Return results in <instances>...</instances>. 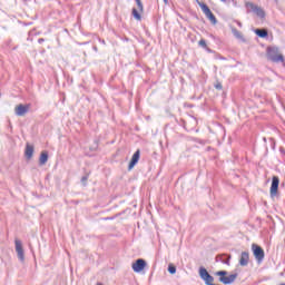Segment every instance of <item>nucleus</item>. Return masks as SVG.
<instances>
[{"label":"nucleus","instance_id":"a878e982","mask_svg":"<svg viewBox=\"0 0 285 285\" xmlns=\"http://www.w3.org/2000/svg\"><path fill=\"white\" fill-rule=\"evenodd\" d=\"M165 3H168V0H164Z\"/></svg>","mask_w":285,"mask_h":285},{"label":"nucleus","instance_id":"6ab92c4d","mask_svg":"<svg viewBox=\"0 0 285 285\" xmlns=\"http://www.w3.org/2000/svg\"><path fill=\"white\" fill-rule=\"evenodd\" d=\"M136 1V6L138 8V10L140 12H144V3L141 2V0H135Z\"/></svg>","mask_w":285,"mask_h":285},{"label":"nucleus","instance_id":"dca6fc26","mask_svg":"<svg viewBox=\"0 0 285 285\" xmlns=\"http://www.w3.org/2000/svg\"><path fill=\"white\" fill-rule=\"evenodd\" d=\"M141 13L139 9L137 8H132L131 10V14L134 17V19H136V21H141Z\"/></svg>","mask_w":285,"mask_h":285},{"label":"nucleus","instance_id":"0eeeda50","mask_svg":"<svg viewBox=\"0 0 285 285\" xmlns=\"http://www.w3.org/2000/svg\"><path fill=\"white\" fill-rule=\"evenodd\" d=\"M14 244H16V253L18 255V259L20 262H24L26 261V254L23 252V245L21 244V240L20 239H16Z\"/></svg>","mask_w":285,"mask_h":285},{"label":"nucleus","instance_id":"393cba45","mask_svg":"<svg viewBox=\"0 0 285 285\" xmlns=\"http://www.w3.org/2000/svg\"><path fill=\"white\" fill-rule=\"evenodd\" d=\"M237 26H239V28H242V22L237 21Z\"/></svg>","mask_w":285,"mask_h":285},{"label":"nucleus","instance_id":"9b49d317","mask_svg":"<svg viewBox=\"0 0 285 285\" xmlns=\"http://www.w3.org/2000/svg\"><path fill=\"white\" fill-rule=\"evenodd\" d=\"M250 262V254L248 252H242L239 257V265L246 266Z\"/></svg>","mask_w":285,"mask_h":285},{"label":"nucleus","instance_id":"f257e3e1","mask_svg":"<svg viewBox=\"0 0 285 285\" xmlns=\"http://www.w3.org/2000/svg\"><path fill=\"white\" fill-rule=\"evenodd\" d=\"M267 61H272V63H284L285 58L282 52H279V47H267L266 49Z\"/></svg>","mask_w":285,"mask_h":285},{"label":"nucleus","instance_id":"5701e85b","mask_svg":"<svg viewBox=\"0 0 285 285\" xmlns=\"http://www.w3.org/2000/svg\"><path fill=\"white\" fill-rule=\"evenodd\" d=\"M43 41H46V39L40 38V39L38 40V43H43Z\"/></svg>","mask_w":285,"mask_h":285},{"label":"nucleus","instance_id":"7ed1b4c3","mask_svg":"<svg viewBox=\"0 0 285 285\" xmlns=\"http://www.w3.org/2000/svg\"><path fill=\"white\" fill-rule=\"evenodd\" d=\"M245 8H247V12H254L256 17H259V19H264V17H266L264 9L253 2H246Z\"/></svg>","mask_w":285,"mask_h":285},{"label":"nucleus","instance_id":"1a4fd4ad","mask_svg":"<svg viewBox=\"0 0 285 285\" xmlns=\"http://www.w3.org/2000/svg\"><path fill=\"white\" fill-rule=\"evenodd\" d=\"M28 110H30V105L20 104L14 108L17 117H24V115H28Z\"/></svg>","mask_w":285,"mask_h":285},{"label":"nucleus","instance_id":"412c9836","mask_svg":"<svg viewBox=\"0 0 285 285\" xmlns=\"http://www.w3.org/2000/svg\"><path fill=\"white\" fill-rule=\"evenodd\" d=\"M215 88H216V90H222L223 86H222L220 82H217V83L215 85Z\"/></svg>","mask_w":285,"mask_h":285},{"label":"nucleus","instance_id":"423d86ee","mask_svg":"<svg viewBox=\"0 0 285 285\" xmlns=\"http://www.w3.org/2000/svg\"><path fill=\"white\" fill-rule=\"evenodd\" d=\"M277 190H279V177L273 176L272 186H271V189H269L271 197H276L277 196Z\"/></svg>","mask_w":285,"mask_h":285},{"label":"nucleus","instance_id":"6e6552de","mask_svg":"<svg viewBox=\"0 0 285 285\" xmlns=\"http://www.w3.org/2000/svg\"><path fill=\"white\" fill-rule=\"evenodd\" d=\"M147 263L144 258H138L135 263H132L131 268L134 273H141L144 268H146Z\"/></svg>","mask_w":285,"mask_h":285},{"label":"nucleus","instance_id":"20e7f679","mask_svg":"<svg viewBox=\"0 0 285 285\" xmlns=\"http://www.w3.org/2000/svg\"><path fill=\"white\" fill-rule=\"evenodd\" d=\"M253 255L258 264H262L264 262V248L257 244L252 245Z\"/></svg>","mask_w":285,"mask_h":285},{"label":"nucleus","instance_id":"39448f33","mask_svg":"<svg viewBox=\"0 0 285 285\" xmlns=\"http://www.w3.org/2000/svg\"><path fill=\"white\" fill-rule=\"evenodd\" d=\"M199 8L204 12L205 17L210 20V23H213V26H217V18L213 11H210V8H208L206 3H199Z\"/></svg>","mask_w":285,"mask_h":285},{"label":"nucleus","instance_id":"aec40b11","mask_svg":"<svg viewBox=\"0 0 285 285\" xmlns=\"http://www.w3.org/2000/svg\"><path fill=\"white\" fill-rule=\"evenodd\" d=\"M198 45L200 46V48H208V45H206V40H204V39H200L198 41Z\"/></svg>","mask_w":285,"mask_h":285},{"label":"nucleus","instance_id":"2eb2a0df","mask_svg":"<svg viewBox=\"0 0 285 285\" xmlns=\"http://www.w3.org/2000/svg\"><path fill=\"white\" fill-rule=\"evenodd\" d=\"M255 33L257 37H261V39H266V37H268V30L266 29H256Z\"/></svg>","mask_w":285,"mask_h":285},{"label":"nucleus","instance_id":"4be33fe9","mask_svg":"<svg viewBox=\"0 0 285 285\" xmlns=\"http://www.w3.org/2000/svg\"><path fill=\"white\" fill-rule=\"evenodd\" d=\"M81 181H82V184H86V183L88 181V176H83V177L81 178Z\"/></svg>","mask_w":285,"mask_h":285},{"label":"nucleus","instance_id":"f8f14e48","mask_svg":"<svg viewBox=\"0 0 285 285\" xmlns=\"http://www.w3.org/2000/svg\"><path fill=\"white\" fill-rule=\"evenodd\" d=\"M216 262H220L222 264H226L230 266V255L222 254L216 256Z\"/></svg>","mask_w":285,"mask_h":285},{"label":"nucleus","instance_id":"f03ea898","mask_svg":"<svg viewBox=\"0 0 285 285\" xmlns=\"http://www.w3.org/2000/svg\"><path fill=\"white\" fill-rule=\"evenodd\" d=\"M215 275L217 277H219V282H222V284H226V285L233 284L235 282V279H237V277H238L237 273L226 276V275H228V272H226V271L216 272Z\"/></svg>","mask_w":285,"mask_h":285},{"label":"nucleus","instance_id":"ddd939ff","mask_svg":"<svg viewBox=\"0 0 285 285\" xmlns=\"http://www.w3.org/2000/svg\"><path fill=\"white\" fill-rule=\"evenodd\" d=\"M32 155H35V147L30 144H27L24 149V157L32 159Z\"/></svg>","mask_w":285,"mask_h":285},{"label":"nucleus","instance_id":"4468645a","mask_svg":"<svg viewBox=\"0 0 285 285\" xmlns=\"http://www.w3.org/2000/svg\"><path fill=\"white\" fill-rule=\"evenodd\" d=\"M48 164V151H42L39 158V165L46 166Z\"/></svg>","mask_w":285,"mask_h":285},{"label":"nucleus","instance_id":"f3484780","mask_svg":"<svg viewBox=\"0 0 285 285\" xmlns=\"http://www.w3.org/2000/svg\"><path fill=\"white\" fill-rule=\"evenodd\" d=\"M232 33L234 35V37H236V39H242V32H239V30H237L236 28H232Z\"/></svg>","mask_w":285,"mask_h":285},{"label":"nucleus","instance_id":"a211bd4d","mask_svg":"<svg viewBox=\"0 0 285 285\" xmlns=\"http://www.w3.org/2000/svg\"><path fill=\"white\" fill-rule=\"evenodd\" d=\"M168 273H170V275H175V273H177V267H175V265H173V264H169Z\"/></svg>","mask_w":285,"mask_h":285},{"label":"nucleus","instance_id":"9d476101","mask_svg":"<svg viewBox=\"0 0 285 285\" xmlns=\"http://www.w3.org/2000/svg\"><path fill=\"white\" fill-rule=\"evenodd\" d=\"M140 155H141V151H139V149H137L131 157V160L128 166V170H132L135 168V166H137V164L139 163Z\"/></svg>","mask_w":285,"mask_h":285},{"label":"nucleus","instance_id":"b1692460","mask_svg":"<svg viewBox=\"0 0 285 285\" xmlns=\"http://www.w3.org/2000/svg\"><path fill=\"white\" fill-rule=\"evenodd\" d=\"M196 1V3L199 6V3H204V2H200L199 0H195Z\"/></svg>","mask_w":285,"mask_h":285}]
</instances>
